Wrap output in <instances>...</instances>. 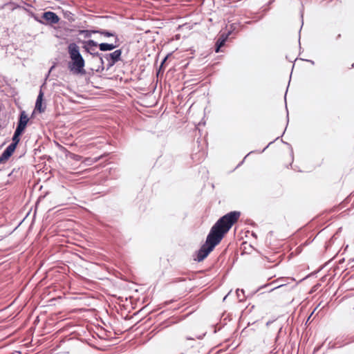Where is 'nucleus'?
Instances as JSON below:
<instances>
[{"instance_id": "nucleus-10", "label": "nucleus", "mask_w": 354, "mask_h": 354, "mask_svg": "<svg viewBox=\"0 0 354 354\" xmlns=\"http://www.w3.org/2000/svg\"><path fill=\"white\" fill-rule=\"evenodd\" d=\"M23 132L24 131L16 129L14 136L12 137V143H11L10 145H14V146L17 147V145L20 140L19 136L21 135Z\"/></svg>"}, {"instance_id": "nucleus-8", "label": "nucleus", "mask_w": 354, "mask_h": 354, "mask_svg": "<svg viewBox=\"0 0 354 354\" xmlns=\"http://www.w3.org/2000/svg\"><path fill=\"white\" fill-rule=\"evenodd\" d=\"M227 37H228V35H225V34H223L220 36L218 41H216V53L219 52L220 48H221L225 44V42L226 41Z\"/></svg>"}, {"instance_id": "nucleus-1", "label": "nucleus", "mask_w": 354, "mask_h": 354, "mask_svg": "<svg viewBox=\"0 0 354 354\" xmlns=\"http://www.w3.org/2000/svg\"><path fill=\"white\" fill-rule=\"evenodd\" d=\"M239 212H231L221 217L212 227L205 243L198 250L196 260L202 261L207 257L214 247L222 240L224 234L231 228L232 225L237 221L240 216Z\"/></svg>"}, {"instance_id": "nucleus-5", "label": "nucleus", "mask_w": 354, "mask_h": 354, "mask_svg": "<svg viewBox=\"0 0 354 354\" xmlns=\"http://www.w3.org/2000/svg\"><path fill=\"white\" fill-rule=\"evenodd\" d=\"M29 118L25 111H22L20 113L19 120L17 127V129L24 131L26 129Z\"/></svg>"}, {"instance_id": "nucleus-2", "label": "nucleus", "mask_w": 354, "mask_h": 354, "mask_svg": "<svg viewBox=\"0 0 354 354\" xmlns=\"http://www.w3.org/2000/svg\"><path fill=\"white\" fill-rule=\"evenodd\" d=\"M68 53L71 59L68 64L69 71L75 75L85 74V61L80 54L79 46L75 43L70 44L68 46Z\"/></svg>"}, {"instance_id": "nucleus-11", "label": "nucleus", "mask_w": 354, "mask_h": 354, "mask_svg": "<svg viewBox=\"0 0 354 354\" xmlns=\"http://www.w3.org/2000/svg\"><path fill=\"white\" fill-rule=\"evenodd\" d=\"M16 149V147L14 146V145H10L3 152V153L6 156L7 158H10L12 154L14 153L15 150Z\"/></svg>"}, {"instance_id": "nucleus-7", "label": "nucleus", "mask_w": 354, "mask_h": 354, "mask_svg": "<svg viewBox=\"0 0 354 354\" xmlns=\"http://www.w3.org/2000/svg\"><path fill=\"white\" fill-rule=\"evenodd\" d=\"M85 49L91 55H99L98 53H95V48L97 46V42L93 40H88L85 41Z\"/></svg>"}, {"instance_id": "nucleus-6", "label": "nucleus", "mask_w": 354, "mask_h": 354, "mask_svg": "<svg viewBox=\"0 0 354 354\" xmlns=\"http://www.w3.org/2000/svg\"><path fill=\"white\" fill-rule=\"evenodd\" d=\"M43 97L44 93L42 91L40 90L35 103V110L40 113L44 112L46 109L45 104H43Z\"/></svg>"}, {"instance_id": "nucleus-3", "label": "nucleus", "mask_w": 354, "mask_h": 354, "mask_svg": "<svg viewBox=\"0 0 354 354\" xmlns=\"http://www.w3.org/2000/svg\"><path fill=\"white\" fill-rule=\"evenodd\" d=\"M121 54L122 51L120 50H116L111 53L106 54L104 57H100V62L102 64H104L105 62H106L109 68L120 60Z\"/></svg>"}, {"instance_id": "nucleus-13", "label": "nucleus", "mask_w": 354, "mask_h": 354, "mask_svg": "<svg viewBox=\"0 0 354 354\" xmlns=\"http://www.w3.org/2000/svg\"><path fill=\"white\" fill-rule=\"evenodd\" d=\"M8 160V158L5 156L3 153H2L0 156V165L5 163Z\"/></svg>"}, {"instance_id": "nucleus-12", "label": "nucleus", "mask_w": 354, "mask_h": 354, "mask_svg": "<svg viewBox=\"0 0 354 354\" xmlns=\"http://www.w3.org/2000/svg\"><path fill=\"white\" fill-rule=\"evenodd\" d=\"M243 294H244L243 290L238 289L236 290V295L240 301L243 299Z\"/></svg>"}, {"instance_id": "nucleus-9", "label": "nucleus", "mask_w": 354, "mask_h": 354, "mask_svg": "<svg viewBox=\"0 0 354 354\" xmlns=\"http://www.w3.org/2000/svg\"><path fill=\"white\" fill-rule=\"evenodd\" d=\"M117 47V45L113 44L102 43L99 44L100 50L102 51L111 50Z\"/></svg>"}, {"instance_id": "nucleus-14", "label": "nucleus", "mask_w": 354, "mask_h": 354, "mask_svg": "<svg viewBox=\"0 0 354 354\" xmlns=\"http://www.w3.org/2000/svg\"><path fill=\"white\" fill-rule=\"evenodd\" d=\"M101 34H102L103 35H104L106 37L113 36V33H111V32H107V31H103V32H101Z\"/></svg>"}, {"instance_id": "nucleus-4", "label": "nucleus", "mask_w": 354, "mask_h": 354, "mask_svg": "<svg viewBox=\"0 0 354 354\" xmlns=\"http://www.w3.org/2000/svg\"><path fill=\"white\" fill-rule=\"evenodd\" d=\"M42 17L50 24H57L59 21V17L55 12L50 11L44 12Z\"/></svg>"}]
</instances>
